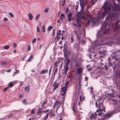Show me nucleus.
Masks as SVG:
<instances>
[{"mask_svg":"<svg viewBox=\"0 0 120 120\" xmlns=\"http://www.w3.org/2000/svg\"><path fill=\"white\" fill-rule=\"evenodd\" d=\"M59 105L58 103V101H57L54 103L53 108H54L56 107V105L58 106Z\"/></svg>","mask_w":120,"mask_h":120,"instance_id":"f3484780","label":"nucleus"},{"mask_svg":"<svg viewBox=\"0 0 120 120\" xmlns=\"http://www.w3.org/2000/svg\"><path fill=\"white\" fill-rule=\"evenodd\" d=\"M67 89V87H63L62 88V91L64 93H66V91Z\"/></svg>","mask_w":120,"mask_h":120,"instance_id":"f8f14e48","label":"nucleus"},{"mask_svg":"<svg viewBox=\"0 0 120 120\" xmlns=\"http://www.w3.org/2000/svg\"><path fill=\"white\" fill-rule=\"evenodd\" d=\"M33 55H32L30 56L29 58L28 59V62H30V61L32 60L33 59Z\"/></svg>","mask_w":120,"mask_h":120,"instance_id":"5701e85b","label":"nucleus"},{"mask_svg":"<svg viewBox=\"0 0 120 120\" xmlns=\"http://www.w3.org/2000/svg\"><path fill=\"white\" fill-rule=\"evenodd\" d=\"M8 88V87H6V88H5L4 90V92H5L6 91V90Z\"/></svg>","mask_w":120,"mask_h":120,"instance_id":"603ef678","label":"nucleus"},{"mask_svg":"<svg viewBox=\"0 0 120 120\" xmlns=\"http://www.w3.org/2000/svg\"><path fill=\"white\" fill-rule=\"evenodd\" d=\"M113 6L111 4L109 5V3L105 2L102 7L104 10L102 12L98 13L97 15V18L98 19H102L108 13L110 12L111 10V7L112 8L113 11L115 12H118L120 11V7H119L116 4H113Z\"/></svg>","mask_w":120,"mask_h":120,"instance_id":"f257e3e1","label":"nucleus"},{"mask_svg":"<svg viewBox=\"0 0 120 120\" xmlns=\"http://www.w3.org/2000/svg\"><path fill=\"white\" fill-rule=\"evenodd\" d=\"M104 67L105 69V70H108V67L107 66L105 65H104Z\"/></svg>","mask_w":120,"mask_h":120,"instance_id":"8fccbe9b","label":"nucleus"},{"mask_svg":"<svg viewBox=\"0 0 120 120\" xmlns=\"http://www.w3.org/2000/svg\"><path fill=\"white\" fill-rule=\"evenodd\" d=\"M1 64L3 65H5L6 64V61L3 62H1Z\"/></svg>","mask_w":120,"mask_h":120,"instance_id":"680f3d73","label":"nucleus"},{"mask_svg":"<svg viewBox=\"0 0 120 120\" xmlns=\"http://www.w3.org/2000/svg\"><path fill=\"white\" fill-rule=\"evenodd\" d=\"M61 96H63L62 98V100L63 101V104L64 103V100L65 97V93H62L61 94Z\"/></svg>","mask_w":120,"mask_h":120,"instance_id":"ddd939ff","label":"nucleus"},{"mask_svg":"<svg viewBox=\"0 0 120 120\" xmlns=\"http://www.w3.org/2000/svg\"><path fill=\"white\" fill-rule=\"evenodd\" d=\"M80 0L81 10L83 11L84 10V7L86 6L85 3L84 2V0Z\"/></svg>","mask_w":120,"mask_h":120,"instance_id":"39448f33","label":"nucleus"},{"mask_svg":"<svg viewBox=\"0 0 120 120\" xmlns=\"http://www.w3.org/2000/svg\"><path fill=\"white\" fill-rule=\"evenodd\" d=\"M75 46V47L76 49H79V47H78V45L77 43H75V44H74L73 45V46L74 47Z\"/></svg>","mask_w":120,"mask_h":120,"instance_id":"72a5a7b5","label":"nucleus"},{"mask_svg":"<svg viewBox=\"0 0 120 120\" xmlns=\"http://www.w3.org/2000/svg\"><path fill=\"white\" fill-rule=\"evenodd\" d=\"M30 87V85L29 86L27 87H26L24 89L25 90V91L27 90V92H29V90L30 88H29Z\"/></svg>","mask_w":120,"mask_h":120,"instance_id":"2f4dec72","label":"nucleus"},{"mask_svg":"<svg viewBox=\"0 0 120 120\" xmlns=\"http://www.w3.org/2000/svg\"><path fill=\"white\" fill-rule=\"evenodd\" d=\"M77 23L78 24L77 25V26L79 27H80L81 26V25L80 24V22H79V23L77 22Z\"/></svg>","mask_w":120,"mask_h":120,"instance_id":"c03bdc74","label":"nucleus"},{"mask_svg":"<svg viewBox=\"0 0 120 120\" xmlns=\"http://www.w3.org/2000/svg\"><path fill=\"white\" fill-rule=\"evenodd\" d=\"M48 8H45V9L44 11V12H48Z\"/></svg>","mask_w":120,"mask_h":120,"instance_id":"de8ad7c7","label":"nucleus"},{"mask_svg":"<svg viewBox=\"0 0 120 120\" xmlns=\"http://www.w3.org/2000/svg\"><path fill=\"white\" fill-rule=\"evenodd\" d=\"M3 20L7 22L8 21V19L7 18H3Z\"/></svg>","mask_w":120,"mask_h":120,"instance_id":"6e6d98bb","label":"nucleus"},{"mask_svg":"<svg viewBox=\"0 0 120 120\" xmlns=\"http://www.w3.org/2000/svg\"><path fill=\"white\" fill-rule=\"evenodd\" d=\"M81 11H80L78 12V14L77 15H78V16H81Z\"/></svg>","mask_w":120,"mask_h":120,"instance_id":"3c124183","label":"nucleus"},{"mask_svg":"<svg viewBox=\"0 0 120 120\" xmlns=\"http://www.w3.org/2000/svg\"><path fill=\"white\" fill-rule=\"evenodd\" d=\"M37 32H38L39 33L40 32V29L39 28V27L38 26H37Z\"/></svg>","mask_w":120,"mask_h":120,"instance_id":"49530a36","label":"nucleus"},{"mask_svg":"<svg viewBox=\"0 0 120 120\" xmlns=\"http://www.w3.org/2000/svg\"><path fill=\"white\" fill-rule=\"evenodd\" d=\"M62 101L63 102L62 100V101H58V103H59V105L62 104ZM63 104H64V103L63 104Z\"/></svg>","mask_w":120,"mask_h":120,"instance_id":"13d9d810","label":"nucleus"},{"mask_svg":"<svg viewBox=\"0 0 120 120\" xmlns=\"http://www.w3.org/2000/svg\"><path fill=\"white\" fill-rule=\"evenodd\" d=\"M48 72V70L47 69L45 70H43L42 71H41L40 73L42 74H45V73H47Z\"/></svg>","mask_w":120,"mask_h":120,"instance_id":"dca6fc26","label":"nucleus"},{"mask_svg":"<svg viewBox=\"0 0 120 120\" xmlns=\"http://www.w3.org/2000/svg\"><path fill=\"white\" fill-rule=\"evenodd\" d=\"M55 29H53V33L52 35V36L53 37L55 35Z\"/></svg>","mask_w":120,"mask_h":120,"instance_id":"864d4df0","label":"nucleus"},{"mask_svg":"<svg viewBox=\"0 0 120 120\" xmlns=\"http://www.w3.org/2000/svg\"><path fill=\"white\" fill-rule=\"evenodd\" d=\"M109 67L111 66H112V64L111 63V62H109Z\"/></svg>","mask_w":120,"mask_h":120,"instance_id":"5fc2aeb1","label":"nucleus"},{"mask_svg":"<svg viewBox=\"0 0 120 120\" xmlns=\"http://www.w3.org/2000/svg\"><path fill=\"white\" fill-rule=\"evenodd\" d=\"M117 65L115 64V66L113 68V70H114V71H115V70L116 69V67H117Z\"/></svg>","mask_w":120,"mask_h":120,"instance_id":"4d7b16f0","label":"nucleus"},{"mask_svg":"<svg viewBox=\"0 0 120 120\" xmlns=\"http://www.w3.org/2000/svg\"><path fill=\"white\" fill-rule=\"evenodd\" d=\"M79 75L78 76L79 78V81H81V79L82 77V74Z\"/></svg>","mask_w":120,"mask_h":120,"instance_id":"c85d7f7f","label":"nucleus"},{"mask_svg":"<svg viewBox=\"0 0 120 120\" xmlns=\"http://www.w3.org/2000/svg\"><path fill=\"white\" fill-rule=\"evenodd\" d=\"M36 40V38H34L32 41V43H34Z\"/></svg>","mask_w":120,"mask_h":120,"instance_id":"09e8293b","label":"nucleus"},{"mask_svg":"<svg viewBox=\"0 0 120 120\" xmlns=\"http://www.w3.org/2000/svg\"><path fill=\"white\" fill-rule=\"evenodd\" d=\"M28 17L29 18L30 20H32L33 18V16L32 14L31 13H28Z\"/></svg>","mask_w":120,"mask_h":120,"instance_id":"2eb2a0df","label":"nucleus"},{"mask_svg":"<svg viewBox=\"0 0 120 120\" xmlns=\"http://www.w3.org/2000/svg\"><path fill=\"white\" fill-rule=\"evenodd\" d=\"M53 28V26H50L48 27L47 28V31H49L51 30Z\"/></svg>","mask_w":120,"mask_h":120,"instance_id":"a878e982","label":"nucleus"},{"mask_svg":"<svg viewBox=\"0 0 120 120\" xmlns=\"http://www.w3.org/2000/svg\"><path fill=\"white\" fill-rule=\"evenodd\" d=\"M30 49V45L28 46L27 48V50L28 51H29Z\"/></svg>","mask_w":120,"mask_h":120,"instance_id":"bf43d9fd","label":"nucleus"},{"mask_svg":"<svg viewBox=\"0 0 120 120\" xmlns=\"http://www.w3.org/2000/svg\"><path fill=\"white\" fill-rule=\"evenodd\" d=\"M9 15L11 16L12 18L14 17V15L11 12H9Z\"/></svg>","mask_w":120,"mask_h":120,"instance_id":"37998d69","label":"nucleus"},{"mask_svg":"<svg viewBox=\"0 0 120 120\" xmlns=\"http://www.w3.org/2000/svg\"><path fill=\"white\" fill-rule=\"evenodd\" d=\"M13 113H11V114L8 115V117L9 118H10L11 117H12L13 116Z\"/></svg>","mask_w":120,"mask_h":120,"instance_id":"ea45409f","label":"nucleus"},{"mask_svg":"<svg viewBox=\"0 0 120 120\" xmlns=\"http://www.w3.org/2000/svg\"><path fill=\"white\" fill-rule=\"evenodd\" d=\"M91 114V115L90 116V119H92L93 118L94 119L96 118V117L94 116V115L93 113H92Z\"/></svg>","mask_w":120,"mask_h":120,"instance_id":"393cba45","label":"nucleus"},{"mask_svg":"<svg viewBox=\"0 0 120 120\" xmlns=\"http://www.w3.org/2000/svg\"><path fill=\"white\" fill-rule=\"evenodd\" d=\"M112 91L113 92V93H112V94H108L110 96H112V95H113L114 94V91L113 90H112Z\"/></svg>","mask_w":120,"mask_h":120,"instance_id":"a18cd8bd","label":"nucleus"},{"mask_svg":"<svg viewBox=\"0 0 120 120\" xmlns=\"http://www.w3.org/2000/svg\"><path fill=\"white\" fill-rule=\"evenodd\" d=\"M99 109L100 110V112H103V111H104L105 112V108H102V109Z\"/></svg>","mask_w":120,"mask_h":120,"instance_id":"4c0bfd02","label":"nucleus"},{"mask_svg":"<svg viewBox=\"0 0 120 120\" xmlns=\"http://www.w3.org/2000/svg\"><path fill=\"white\" fill-rule=\"evenodd\" d=\"M49 110V109L46 110L44 112V113H45L47 112Z\"/></svg>","mask_w":120,"mask_h":120,"instance_id":"774afa93","label":"nucleus"},{"mask_svg":"<svg viewBox=\"0 0 120 120\" xmlns=\"http://www.w3.org/2000/svg\"><path fill=\"white\" fill-rule=\"evenodd\" d=\"M31 113L32 114H33L34 113V112L33 109H32L31 110Z\"/></svg>","mask_w":120,"mask_h":120,"instance_id":"0e129e2a","label":"nucleus"},{"mask_svg":"<svg viewBox=\"0 0 120 120\" xmlns=\"http://www.w3.org/2000/svg\"><path fill=\"white\" fill-rule=\"evenodd\" d=\"M74 32L75 35L76 36V38L79 41L80 40V37L81 35V33L80 31H78L76 30H75Z\"/></svg>","mask_w":120,"mask_h":120,"instance_id":"20e7f679","label":"nucleus"},{"mask_svg":"<svg viewBox=\"0 0 120 120\" xmlns=\"http://www.w3.org/2000/svg\"><path fill=\"white\" fill-rule=\"evenodd\" d=\"M69 83V82L68 81H67L66 82L65 84V87H67L68 86Z\"/></svg>","mask_w":120,"mask_h":120,"instance_id":"e433bc0d","label":"nucleus"},{"mask_svg":"<svg viewBox=\"0 0 120 120\" xmlns=\"http://www.w3.org/2000/svg\"><path fill=\"white\" fill-rule=\"evenodd\" d=\"M103 112H99V113L98 114V115L99 116H100L101 115V114H103Z\"/></svg>","mask_w":120,"mask_h":120,"instance_id":"338daca9","label":"nucleus"},{"mask_svg":"<svg viewBox=\"0 0 120 120\" xmlns=\"http://www.w3.org/2000/svg\"><path fill=\"white\" fill-rule=\"evenodd\" d=\"M40 14H38V15L37 16H36V18L35 19L36 20H38V19L39 18L40 16Z\"/></svg>","mask_w":120,"mask_h":120,"instance_id":"79ce46f5","label":"nucleus"},{"mask_svg":"<svg viewBox=\"0 0 120 120\" xmlns=\"http://www.w3.org/2000/svg\"><path fill=\"white\" fill-rule=\"evenodd\" d=\"M49 113H47L45 116H44L43 118V120H46L48 118Z\"/></svg>","mask_w":120,"mask_h":120,"instance_id":"a211bd4d","label":"nucleus"},{"mask_svg":"<svg viewBox=\"0 0 120 120\" xmlns=\"http://www.w3.org/2000/svg\"><path fill=\"white\" fill-rule=\"evenodd\" d=\"M16 45H17L16 43H14V44L13 45L14 47H16Z\"/></svg>","mask_w":120,"mask_h":120,"instance_id":"052dcab7","label":"nucleus"},{"mask_svg":"<svg viewBox=\"0 0 120 120\" xmlns=\"http://www.w3.org/2000/svg\"><path fill=\"white\" fill-rule=\"evenodd\" d=\"M83 69L81 68H79L77 70V73L79 74L80 75L83 72Z\"/></svg>","mask_w":120,"mask_h":120,"instance_id":"1a4fd4ad","label":"nucleus"},{"mask_svg":"<svg viewBox=\"0 0 120 120\" xmlns=\"http://www.w3.org/2000/svg\"><path fill=\"white\" fill-rule=\"evenodd\" d=\"M99 106L98 107V108L99 109H100L101 108H104L105 106L103 105V104L102 103H99L98 104Z\"/></svg>","mask_w":120,"mask_h":120,"instance_id":"4468645a","label":"nucleus"},{"mask_svg":"<svg viewBox=\"0 0 120 120\" xmlns=\"http://www.w3.org/2000/svg\"><path fill=\"white\" fill-rule=\"evenodd\" d=\"M112 115L111 113H108L105 115V116L106 118H107L110 117Z\"/></svg>","mask_w":120,"mask_h":120,"instance_id":"412c9836","label":"nucleus"},{"mask_svg":"<svg viewBox=\"0 0 120 120\" xmlns=\"http://www.w3.org/2000/svg\"><path fill=\"white\" fill-rule=\"evenodd\" d=\"M75 66L76 67H79L80 66L79 63V62L76 61L75 64Z\"/></svg>","mask_w":120,"mask_h":120,"instance_id":"473e14b6","label":"nucleus"},{"mask_svg":"<svg viewBox=\"0 0 120 120\" xmlns=\"http://www.w3.org/2000/svg\"><path fill=\"white\" fill-rule=\"evenodd\" d=\"M68 65H65L64 66V70L63 71V73L64 74H65V75L67 74V71L68 70Z\"/></svg>","mask_w":120,"mask_h":120,"instance_id":"423d86ee","label":"nucleus"},{"mask_svg":"<svg viewBox=\"0 0 120 120\" xmlns=\"http://www.w3.org/2000/svg\"><path fill=\"white\" fill-rule=\"evenodd\" d=\"M97 0H91L90 2V3L92 5H94L95 3V2Z\"/></svg>","mask_w":120,"mask_h":120,"instance_id":"aec40b11","label":"nucleus"},{"mask_svg":"<svg viewBox=\"0 0 120 120\" xmlns=\"http://www.w3.org/2000/svg\"><path fill=\"white\" fill-rule=\"evenodd\" d=\"M23 103L25 105H26L27 104L28 102L25 99L23 100Z\"/></svg>","mask_w":120,"mask_h":120,"instance_id":"cd10ccee","label":"nucleus"},{"mask_svg":"<svg viewBox=\"0 0 120 120\" xmlns=\"http://www.w3.org/2000/svg\"><path fill=\"white\" fill-rule=\"evenodd\" d=\"M41 30L42 31L44 32H45V27L44 25H43L42 28Z\"/></svg>","mask_w":120,"mask_h":120,"instance_id":"c756f323","label":"nucleus"},{"mask_svg":"<svg viewBox=\"0 0 120 120\" xmlns=\"http://www.w3.org/2000/svg\"><path fill=\"white\" fill-rule=\"evenodd\" d=\"M41 110H42V109H38V111H37V113L39 114H39L40 113L41 114H42L43 113V112H44V111H41Z\"/></svg>","mask_w":120,"mask_h":120,"instance_id":"6ab92c4d","label":"nucleus"},{"mask_svg":"<svg viewBox=\"0 0 120 120\" xmlns=\"http://www.w3.org/2000/svg\"><path fill=\"white\" fill-rule=\"evenodd\" d=\"M56 38L57 39V41H58L60 39V36L58 35H56Z\"/></svg>","mask_w":120,"mask_h":120,"instance_id":"58836bf2","label":"nucleus"},{"mask_svg":"<svg viewBox=\"0 0 120 120\" xmlns=\"http://www.w3.org/2000/svg\"><path fill=\"white\" fill-rule=\"evenodd\" d=\"M64 56L65 58V60L68 59V58L66 52H64Z\"/></svg>","mask_w":120,"mask_h":120,"instance_id":"bb28decb","label":"nucleus"},{"mask_svg":"<svg viewBox=\"0 0 120 120\" xmlns=\"http://www.w3.org/2000/svg\"><path fill=\"white\" fill-rule=\"evenodd\" d=\"M119 22V21H117L116 22L114 31H116V32H120V24H118Z\"/></svg>","mask_w":120,"mask_h":120,"instance_id":"7ed1b4c3","label":"nucleus"},{"mask_svg":"<svg viewBox=\"0 0 120 120\" xmlns=\"http://www.w3.org/2000/svg\"><path fill=\"white\" fill-rule=\"evenodd\" d=\"M70 40L71 41V42L72 43H73L74 42V40L72 36H71V37Z\"/></svg>","mask_w":120,"mask_h":120,"instance_id":"7c9ffc66","label":"nucleus"},{"mask_svg":"<svg viewBox=\"0 0 120 120\" xmlns=\"http://www.w3.org/2000/svg\"><path fill=\"white\" fill-rule=\"evenodd\" d=\"M60 17H62L64 18L65 17L64 15V14H62L61 15Z\"/></svg>","mask_w":120,"mask_h":120,"instance_id":"69168bd1","label":"nucleus"},{"mask_svg":"<svg viewBox=\"0 0 120 120\" xmlns=\"http://www.w3.org/2000/svg\"><path fill=\"white\" fill-rule=\"evenodd\" d=\"M65 60L66 61V63L65 64V65H68V64H69L70 62V61L69 58L65 59Z\"/></svg>","mask_w":120,"mask_h":120,"instance_id":"b1692460","label":"nucleus"},{"mask_svg":"<svg viewBox=\"0 0 120 120\" xmlns=\"http://www.w3.org/2000/svg\"><path fill=\"white\" fill-rule=\"evenodd\" d=\"M99 54H101V56L100 57H103L105 56V54L104 52L101 51H99Z\"/></svg>","mask_w":120,"mask_h":120,"instance_id":"9b49d317","label":"nucleus"},{"mask_svg":"<svg viewBox=\"0 0 120 120\" xmlns=\"http://www.w3.org/2000/svg\"><path fill=\"white\" fill-rule=\"evenodd\" d=\"M56 82H55L53 84V86L54 87L53 89V90L55 91L58 87V86H59V85L58 83H56Z\"/></svg>","mask_w":120,"mask_h":120,"instance_id":"6e6552de","label":"nucleus"},{"mask_svg":"<svg viewBox=\"0 0 120 120\" xmlns=\"http://www.w3.org/2000/svg\"><path fill=\"white\" fill-rule=\"evenodd\" d=\"M68 78H70V80L71 81H72L74 79H73V75H68Z\"/></svg>","mask_w":120,"mask_h":120,"instance_id":"4be33fe9","label":"nucleus"},{"mask_svg":"<svg viewBox=\"0 0 120 120\" xmlns=\"http://www.w3.org/2000/svg\"><path fill=\"white\" fill-rule=\"evenodd\" d=\"M9 47L8 45H7L4 47V48L5 49H8L9 48Z\"/></svg>","mask_w":120,"mask_h":120,"instance_id":"c9c22d12","label":"nucleus"},{"mask_svg":"<svg viewBox=\"0 0 120 120\" xmlns=\"http://www.w3.org/2000/svg\"><path fill=\"white\" fill-rule=\"evenodd\" d=\"M72 13L70 12L69 13L68 15V21L71 22L72 20Z\"/></svg>","mask_w":120,"mask_h":120,"instance_id":"0eeeda50","label":"nucleus"},{"mask_svg":"<svg viewBox=\"0 0 120 120\" xmlns=\"http://www.w3.org/2000/svg\"><path fill=\"white\" fill-rule=\"evenodd\" d=\"M13 86V83L11 82H10L9 83L8 85V86L9 87H12Z\"/></svg>","mask_w":120,"mask_h":120,"instance_id":"f704fd0d","label":"nucleus"},{"mask_svg":"<svg viewBox=\"0 0 120 120\" xmlns=\"http://www.w3.org/2000/svg\"><path fill=\"white\" fill-rule=\"evenodd\" d=\"M118 13H113L111 14V13H109L108 16L106 18L105 22L103 25H102L101 27L102 29L101 31L103 34H107L109 31L108 28L106 29V27L110 26L112 24L113 20L116 19Z\"/></svg>","mask_w":120,"mask_h":120,"instance_id":"f03ea898","label":"nucleus"},{"mask_svg":"<svg viewBox=\"0 0 120 120\" xmlns=\"http://www.w3.org/2000/svg\"><path fill=\"white\" fill-rule=\"evenodd\" d=\"M90 21L89 20H88L87 21V25H88L90 24Z\"/></svg>","mask_w":120,"mask_h":120,"instance_id":"e2e57ef3","label":"nucleus"},{"mask_svg":"<svg viewBox=\"0 0 120 120\" xmlns=\"http://www.w3.org/2000/svg\"><path fill=\"white\" fill-rule=\"evenodd\" d=\"M81 19V17L80 16H78V15H77V17L76 18V21L77 22L79 23L80 22Z\"/></svg>","mask_w":120,"mask_h":120,"instance_id":"9d476101","label":"nucleus"},{"mask_svg":"<svg viewBox=\"0 0 120 120\" xmlns=\"http://www.w3.org/2000/svg\"><path fill=\"white\" fill-rule=\"evenodd\" d=\"M75 104L74 103L73 104V107H72V109L74 112H75V110L74 109V108L75 107Z\"/></svg>","mask_w":120,"mask_h":120,"instance_id":"a19ab883","label":"nucleus"}]
</instances>
